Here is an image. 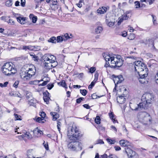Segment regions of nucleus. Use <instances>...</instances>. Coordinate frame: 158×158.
I'll return each mask as SVG.
<instances>
[{"label": "nucleus", "mask_w": 158, "mask_h": 158, "mask_svg": "<svg viewBox=\"0 0 158 158\" xmlns=\"http://www.w3.org/2000/svg\"><path fill=\"white\" fill-rule=\"evenodd\" d=\"M34 47L32 46H28V49L31 51H34V50L35 49H34Z\"/></svg>", "instance_id": "4d7b16f0"}, {"label": "nucleus", "mask_w": 158, "mask_h": 158, "mask_svg": "<svg viewBox=\"0 0 158 158\" xmlns=\"http://www.w3.org/2000/svg\"><path fill=\"white\" fill-rule=\"evenodd\" d=\"M58 84L66 88H67V86L65 82L64 81H62L58 83Z\"/></svg>", "instance_id": "cd10ccee"}, {"label": "nucleus", "mask_w": 158, "mask_h": 158, "mask_svg": "<svg viewBox=\"0 0 158 158\" xmlns=\"http://www.w3.org/2000/svg\"><path fill=\"white\" fill-rule=\"evenodd\" d=\"M24 135L25 137H27L28 139H31L32 138L31 135L29 132H26V133L24 134Z\"/></svg>", "instance_id": "c9c22d12"}, {"label": "nucleus", "mask_w": 158, "mask_h": 158, "mask_svg": "<svg viewBox=\"0 0 158 158\" xmlns=\"http://www.w3.org/2000/svg\"><path fill=\"white\" fill-rule=\"evenodd\" d=\"M33 16V15L31 14H30V15L29 17H30V18H31L32 17V22L34 23H35L37 21V18L36 16Z\"/></svg>", "instance_id": "72a5a7b5"}, {"label": "nucleus", "mask_w": 158, "mask_h": 158, "mask_svg": "<svg viewBox=\"0 0 158 158\" xmlns=\"http://www.w3.org/2000/svg\"><path fill=\"white\" fill-rule=\"evenodd\" d=\"M148 69L147 68L146 66L143 69V70L137 72L136 75H135L137 77H147L148 75Z\"/></svg>", "instance_id": "1a4fd4ad"}, {"label": "nucleus", "mask_w": 158, "mask_h": 158, "mask_svg": "<svg viewBox=\"0 0 158 158\" xmlns=\"http://www.w3.org/2000/svg\"><path fill=\"white\" fill-rule=\"evenodd\" d=\"M33 47H34V49H35L34 50V51H38V50H39L40 49V47L38 46H33Z\"/></svg>", "instance_id": "bf43d9fd"}, {"label": "nucleus", "mask_w": 158, "mask_h": 158, "mask_svg": "<svg viewBox=\"0 0 158 158\" xmlns=\"http://www.w3.org/2000/svg\"><path fill=\"white\" fill-rule=\"evenodd\" d=\"M7 23L11 24H14L15 23L14 21L12 19H9L7 21Z\"/></svg>", "instance_id": "13d9d810"}, {"label": "nucleus", "mask_w": 158, "mask_h": 158, "mask_svg": "<svg viewBox=\"0 0 158 158\" xmlns=\"http://www.w3.org/2000/svg\"><path fill=\"white\" fill-rule=\"evenodd\" d=\"M70 38L71 37L69 36L68 34V33H66L64 35L58 36L57 37L56 40L57 43H61L63 40L66 41L68 39Z\"/></svg>", "instance_id": "6e6552de"}, {"label": "nucleus", "mask_w": 158, "mask_h": 158, "mask_svg": "<svg viewBox=\"0 0 158 158\" xmlns=\"http://www.w3.org/2000/svg\"><path fill=\"white\" fill-rule=\"evenodd\" d=\"M8 84V82L7 81L4 82L3 84L2 83H0V87H5L7 86Z\"/></svg>", "instance_id": "a18cd8bd"}, {"label": "nucleus", "mask_w": 158, "mask_h": 158, "mask_svg": "<svg viewBox=\"0 0 158 158\" xmlns=\"http://www.w3.org/2000/svg\"><path fill=\"white\" fill-rule=\"evenodd\" d=\"M28 104L30 106H35V103L34 102V100L32 99H31L30 101H29V102H28Z\"/></svg>", "instance_id": "79ce46f5"}, {"label": "nucleus", "mask_w": 158, "mask_h": 158, "mask_svg": "<svg viewBox=\"0 0 158 158\" xmlns=\"http://www.w3.org/2000/svg\"><path fill=\"white\" fill-rule=\"evenodd\" d=\"M61 125V123L59 121H58L57 122V128L59 130V131H60V126Z\"/></svg>", "instance_id": "e2e57ef3"}, {"label": "nucleus", "mask_w": 158, "mask_h": 158, "mask_svg": "<svg viewBox=\"0 0 158 158\" xmlns=\"http://www.w3.org/2000/svg\"><path fill=\"white\" fill-rule=\"evenodd\" d=\"M107 9V8L105 7H102V8H99L97 12L100 14H104L106 12Z\"/></svg>", "instance_id": "5701e85b"}, {"label": "nucleus", "mask_w": 158, "mask_h": 158, "mask_svg": "<svg viewBox=\"0 0 158 158\" xmlns=\"http://www.w3.org/2000/svg\"><path fill=\"white\" fill-rule=\"evenodd\" d=\"M127 33L125 31H123L121 34V35L124 37H126L127 35Z\"/></svg>", "instance_id": "338daca9"}, {"label": "nucleus", "mask_w": 158, "mask_h": 158, "mask_svg": "<svg viewBox=\"0 0 158 158\" xmlns=\"http://www.w3.org/2000/svg\"><path fill=\"white\" fill-rule=\"evenodd\" d=\"M89 70V72L93 73L95 71L96 68L95 67H92Z\"/></svg>", "instance_id": "603ef678"}, {"label": "nucleus", "mask_w": 158, "mask_h": 158, "mask_svg": "<svg viewBox=\"0 0 158 158\" xmlns=\"http://www.w3.org/2000/svg\"><path fill=\"white\" fill-rule=\"evenodd\" d=\"M143 65H139L138 67V69L136 68L135 69V75H136V73H137V72H139L140 71L143 70V69L145 68L146 67L145 64H143Z\"/></svg>", "instance_id": "4be33fe9"}, {"label": "nucleus", "mask_w": 158, "mask_h": 158, "mask_svg": "<svg viewBox=\"0 0 158 158\" xmlns=\"http://www.w3.org/2000/svg\"><path fill=\"white\" fill-rule=\"evenodd\" d=\"M113 14L112 15V17H113V18L115 16V14L114 12H115V10H116V7L115 6H113Z\"/></svg>", "instance_id": "49530a36"}, {"label": "nucleus", "mask_w": 158, "mask_h": 158, "mask_svg": "<svg viewBox=\"0 0 158 158\" xmlns=\"http://www.w3.org/2000/svg\"><path fill=\"white\" fill-rule=\"evenodd\" d=\"M43 145L46 150H48V146L47 142L46 143V142L44 141L43 143Z\"/></svg>", "instance_id": "37998d69"}, {"label": "nucleus", "mask_w": 158, "mask_h": 158, "mask_svg": "<svg viewBox=\"0 0 158 158\" xmlns=\"http://www.w3.org/2000/svg\"><path fill=\"white\" fill-rule=\"evenodd\" d=\"M26 97L27 99H31L32 98V95L31 92L28 91L26 92Z\"/></svg>", "instance_id": "c756f323"}, {"label": "nucleus", "mask_w": 158, "mask_h": 158, "mask_svg": "<svg viewBox=\"0 0 158 158\" xmlns=\"http://www.w3.org/2000/svg\"><path fill=\"white\" fill-rule=\"evenodd\" d=\"M25 0H21V5L22 6H24L25 4Z\"/></svg>", "instance_id": "6e6d98bb"}, {"label": "nucleus", "mask_w": 158, "mask_h": 158, "mask_svg": "<svg viewBox=\"0 0 158 158\" xmlns=\"http://www.w3.org/2000/svg\"><path fill=\"white\" fill-rule=\"evenodd\" d=\"M123 64V60H118V61H117L116 62H115V64L114 65H109V67L111 68H115L117 67L118 68L121 67Z\"/></svg>", "instance_id": "4468645a"}, {"label": "nucleus", "mask_w": 158, "mask_h": 158, "mask_svg": "<svg viewBox=\"0 0 158 158\" xmlns=\"http://www.w3.org/2000/svg\"><path fill=\"white\" fill-rule=\"evenodd\" d=\"M103 56L105 59H109V56L107 54L104 53L103 54Z\"/></svg>", "instance_id": "864d4df0"}, {"label": "nucleus", "mask_w": 158, "mask_h": 158, "mask_svg": "<svg viewBox=\"0 0 158 158\" xmlns=\"http://www.w3.org/2000/svg\"><path fill=\"white\" fill-rule=\"evenodd\" d=\"M15 120H21L22 119L21 118V116L20 115H18L17 114H14Z\"/></svg>", "instance_id": "ea45409f"}, {"label": "nucleus", "mask_w": 158, "mask_h": 158, "mask_svg": "<svg viewBox=\"0 0 158 158\" xmlns=\"http://www.w3.org/2000/svg\"><path fill=\"white\" fill-rule=\"evenodd\" d=\"M104 142L100 139H99L97 141V144H103Z\"/></svg>", "instance_id": "052dcab7"}, {"label": "nucleus", "mask_w": 158, "mask_h": 158, "mask_svg": "<svg viewBox=\"0 0 158 158\" xmlns=\"http://www.w3.org/2000/svg\"><path fill=\"white\" fill-rule=\"evenodd\" d=\"M40 116H41V118H43V119L46 116V114L44 112L42 111V112L40 113Z\"/></svg>", "instance_id": "8fccbe9b"}, {"label": "nucleus", "mask_w": 158, "mask_h": 158, "mask_svg": "<svg viewBox=\"0 0 158 158\" xmlns=\"http://www.w3.org/2000/svg\"><path fill=\"white\" fill-rule=\"evenodd\" d=\"M0 157H3V158H15L12 155H10L7 156L2 155V156H0Z\"/></svg>", "instance_id": "58836bf2"}, {"label": "nucleus", "mask_w": 158, "mask_h": 158, "mask_svg": "<svg viewBox=\"0 0 158 158\" xmlns=\"http://www.w3.org/2000/svg\"><path fill=\"white\" fill-rule=\"evenodd\" d=\"M119 143L121 146L126 147L129 145V142L125 140H121L119 141Z\"/></svg>", "instance_id": "aec40b11"}, {"label": "nucleus", "mask_w": 158, "mask_h": 158, "mask_svg": "<svg viewBox=\"0 0 158 158\" xmlns=\"http://www.w3.org/2000/svg\"><path fill=\"white\" fill-rule=\"evenodd\" d=\"M54 85L52 84H49L47 85L48 88L49 89H51L53 87Z\"/></svg>", "instance_id": "680f3d73"}, {"label": "nucleus", "mask_w": 158, "mask_h": 158, "mask_svg": "<svg viewBox=\"0 0 158 158\" xmlns=\"http://www.w3.org/2000/svg\"><path fill=\"white\" fill-rule=\"evenodd\" d=\"M33 133L35 136L39 137L41 136V135L43 134V132L40 130L38 128L36 127L33 131Z\"/></svg>", "instance_id": "f8f14e48"}, {"label": "nucleus", "mask_w": 158, "mask_h": 158, "mask_svg": "<svg viewBox=\"0 0 158 158\" xmlns=\"http://www.w3.org/2000/svg\"><path fill=\"white\" fill-rule=\"evenodd\" d=\"M146 102L147 103H151L154 100V96L152 93H147L144 95Z\"/></svg>", "instance_id": "0eeeda50"}, {"label": "nucleus", "mask_w": 158, "mask_h": 158, "mask_svg": "<svg viewBox=\"0 0 158 158\" xmlns=\"http://www.w3.org/2000/svg\"><path fill=\"white\" fill-rule=\"evenodd\" d=\"M134 64L135 69L138 68L139 65H143V64H145L144 63H143L140 60H138L136 61H135L134 63Z\"/></svg>", "instance_id": "393cba45"}, {"label": "nucleus", "mask_w": 158, "mask_h": 158, "mask_svg": "<svg viewBox=\"0 0 158 158\" xmlns=\"http://www.w3.org/2000/svg\"><path fill=\"white\" fill-rule=\"evenodd\" d=\"M14 68L13 64L11 62H7L5 64L2 68V71L3 74L6 75H9L11 73H13L12 72Z\"/></svg>", "instance_id": "20e7f679"}, {"label": "nucleus", "mask_w": 158, "mask_h": 158, "mask_svg": "<svg viewBox=\"0 0 158 158\" xmlns=\"http://www.w3.org/2000/svg\"><path fill=\"white\" fill-rule=\"evenodd\" d=\"M67 135L69 138L70 136H73L74 139H78L81 137L82 135L79 133L77 127L75 125H73L70 130H68Z\"/></svg>", "instance_id": "7ed1b4c3"}, {"label": "nucleus", "mask_w": 158, "mask_h": 158, "mask_svg": "<svg viewBox=\"0 0 158 158\" xmlns=\"http://www.w3.org/2000/svg\"><path fill=\"white\" fill-rule=\"evenodd\" d=\"M16 92L11 91L9 93V95L11 96L15 97L16 96Z\"/></svg>", "instance_id": "c03bdc74"}, {"label": "nucleus", "mask_w": 158, "mask_h": 158, "mask_svg": "<svg viewBox=\"0 0 158 158\" xmlns=\"http://www.w3.org/2000/svg\"><path fill=\"white\" fill-rule=\"evenodd\" d=\"M124 91L121 95L118 94L117 97V102L120 104H122L125 102L127 98L128 95V91L126 89H124Z\"/></svg>", "instance_id": "39448f33"}, {"label": "nucleus", "mask_w": 158, "mask_h": 158, "mask_svg": "<svg viewBox=\"0 0 158 158\" xmlns=\"http://www.w3.org/2000/svg\"><path fill=\"white\" fill-rule=\"evenodd\" d=\"M116 58L117 59H122L123 58L119 55H115L110 54H109V59H114Z\"/></svg>", "instance_id": "6ab92c4d"}, {"label": "nucleus", "mask_w": 158, "mask_h": 158, "mask_svg": "<svg viewBox=\"0 0 158 158\" xmlns=\"http://www.w3.org/2000/svg\"><path fill=\"white\" fill-rule=\"evenodd\" d=\"M115 140H113L112 139H109V143L111 144H114L115 142Z\"/></svg>", "instance_id": "0e129e2a"}, {"label": "nucleus", "mask_w": 158, "mask_h": 158, "mask_svg": "<svg viewBox=\"0 0 158 158\" xmlns=\"http://www.w3.org/2000/svg\"><path fill=\"white\" fill-rule=\"evenodd\" d=\"M45 120L42 118L38 117L36 119V121L40 123H44Z\"/></svg>", "instance_id": "473e14b6"}, {"label": "nucleus", "mask_w": 158, "mask_h": 158, "mask_svg": "<svg viewBox=\"0 0 158 158\" xmlns=\"http://www.w3.org/2000/svg\"><path fill=\"white\" fill-rule=\"evenodd\" d=\"M31 151H32V150H28L27 151V156L28 158H41V157H37L36 158L34 157L32 155V154L31 153Z\"/></svg>", "instance_id": "c85d7f7f"}, {"label": "nucleus", "mask_w": 158, "mask_h": 158, "mask_svg": "<svg viewBox=\"0 0 158 158\" xmlns=\"http://www.w3.org/2000/svg\"><path fill=\"white\" fill-rule=\"evenodd\" d=\"M77 139H74L73 136L69 137V140L67 144V147L69 150L73 151H78L82 150V143L77 141Z\"/></svg>", "instance_id": "f257e3e1"}, {"label": "nucleus", "mask_w": 158, "mask_h": 158, "mask_svg": "<svg viewBox=\"0 0 158 158\" xmlns=\"http://www.w3.org/2000/svg\"><path fill=\"white\" fill-rule=\"evenodd\" d=\"M123 20H124V19L123 18L122 16L118 18V21L117 23L118 25H119Z\"/></svg>", "instance_id": "4c0bfd02"}, {"label": "nucleus", "mask_w": 158, "mask_h": 158, "mask_svg": "<svg viewBox=\"0 0 158 158\" xmlns=\"http://www.w3.org/2000/svg\"><path fill=\"white\" fill-rule=\"evenodd\" d=\"M137 77L138 78L139 80V82L142 84L145 83L147 81L146 80L145 77Z\"/></svg>", "instance_id": "a878e982"}, {"label": "nucleus", "mask_w": 158, "mask_h": 158, "mask_svg": "<svg viewBox=\"0 0 158 158\" xmlns=\"http://www.w3.org/2000/svg\"><path fill=\"white\" fill-rule=\"evenodd\" d=\"M40 82V81L34 80L33 81H30L29 82V84L31 85H36L39 83Z\"/></svg>", "instance_id": "2f4dec72"}, {"label": "nucleus", "mask_w": 158, "mask_h": 158, "mask_svg": "<svg viewBox=\"0 0 158 158\" xmlns=\"http://www.w3.org/2000/svg\"><path fill=\"white\" fill-rule=\"evenodd\" d=\"M12 4V1L11 0L7 1L6 2V5L8 7L11 6Z\"/></svg>", "instance_id": "e433bc0d"}, {"label": "nucleus", "mask_w": 158, "mask_h": 158, "mask_svg": "<svg viewBox=\"0 0 158 158\" xmlns=\"http://www.w3.org/2000/svg\"><path fill=\"white\" fill-rule=\"evenodd\" d=\"M9 18V17L3 16L1 17V19L2 20L5 21V22L7 21V20H8V19Z\"/></svg>", "instance_id": "09e8293b"}, {"label": "nucleus", "mask_w": 158, "mask_h": 158, "mask_svg": "<svg viewBox=\"0 0 158 158\" xmlns=\"http://www.w3.org/2000/svg\"><path fill=\"white\" fill-rule=\"evenodd\" d=\"M35 66L31 64L30 65L28 70L20 73V77L24 81L29 80L33 76L35 75Z\"/></svg>", "instance_id": "f03ea898"}, {"label": "nucleus", "mask_w": 158, "mask_h": 158, "mask_svg": "<svg viewBox=\"0 0 158 158\" xmlns=\"http://www.w3.org/2000/svg\"><path fill=\"white\" fill-rule=\"evenodd\" d=\"M134 3L135 6H136V8H138L140 7V4L139 2L138 1H135V2Z\"/></svg>", "instance_id": "de8ad7c7"}, {"label": "nucleus", "mask_w": 158, "mask_h": 158, "mask_svg": "<svg viewBox=\"0 0 158 158\" xmlns=\"http://www.w3.org/2000/svg\"><path fill=\"white\" fill-rule=\"evenodd\" d=\"M131 11H127L125 13H124L123 15L121 16L124 20L128 19L130 17H131Z\"/></svg>", "instance_id": "f3484780"}, {"label": "nucleus", "mask_w": 158, "mask_h": 158, "mask_svg": "<svg viewBox=\"0 0 158 158\" xmlns=\"http://www.w3.org/2000/svg\"><path fill=\"white\" fill-rule=\"evenodd\" d=\"M84 99V98H80L77 99L76 102L77 103H79L83 100V99Z\"/></svg>", "instance_id": "5fc2aeb1"}, {"label": "nucleus", "mask_w": 158, "mask_h": 158, "mask_svg": "<svg viewBox=\"0 0 158 158\" xmlns=\"http://www.w3.org/2000/svg\"><path fill=\"white\" fill-rule=\"evenodd\" d=\"M102 30V28L101 26H98L95 29V32L97 34L100 33Z\"/></svg>", "instance_id": "bb28decb"}, {"label": "nucleus", "mask_w": 158, "mask_h": 158, "mask_svg": "<svg viewBox=\"0 0 158 158\" xmlns=\"http://www.w3.org/2000/svg\"><path fill=\"white\" fill-rule=\"evenodd\" d=\"M111 78L113 79V81L115 84V86L113 89L114 91L116 90L117 85L121 83L123 80V77L122 75H119L116 77L114 75L111 76Z\"/></svg>", "instance_id": "423d86ee"}, {"label": "nucleus", "mask_w": 158, "mask_h": 158, "mask_svg": "<svg viewBox=\"0 0 158 158\" xmlns=\"http://www.w3.org/2000/svg\"><path fill=\"white\" fill-rule=\"evenodd\" d=\"M109 117L113 122V123L115 124L116 123H118V122L116 119V116L113 112H111L109 113Z\"/></svg>", "instance_id": "2eb2a0df"}, {"label": "nucleus", "mask_w": 158, "mask_h": 158, "mask_svg": "<svg viewBox=\"0 0 158 158\" xmlns=\"http://www.w3.org/2000/svg\"><path fill=\"white\" fill-rule=\"evenodd\" d=\"M80 93L84 96H85L87 93V91L85 89H80Z\"/></svg>", "instance_id": "a19ab883"}, {"label": "nucleus", "mask_w": 158, "mask_h": 158, "mask_svg": "<svg viewBox=\"0 0 158 158\" xmlns=\"http://www.w3.org/2000/svg\"><path fill=\"white\" fill-rule=\"evenodd\" d=\"M131 105H130L131 108L132 110H140L141 108L144 107L143 104L141 103H140L139 104H135V106H133L134 104L131 103Z\"/></svg>", "instance_id": "9b49d317"}, {"label": "nucleus", "mask_w": 158, "mask_h": 158, "mask_svg": "<svg viewBox=\"0 0 158 158\" xmlns=\"http://www.w3.org/2000/svg\"><path fill=\"white\" fill-rule=\"evenodd\" d=\"M30 56L32 57V58H35V59H38L37 56H36L35 54L33 53H31L29 54L27 56H21L19 57V58H20L21 59H26L28 58H30Z\"/></svg>", "instance_id": "dca6fc26"}, {"label": "nucleus", "mask_w": 158, "mask_h": 158, "mask_svg": "<svg viewBox=\"0 0 158 158\" xmlns=\"http://www.w3.org/2000/svg\"><path fill=\"white\" fill-rule=\"evenodd\" d=\"M52 61H54V60H44L45 66L47 68L49 69L55 67L57 65V63H56L55 65H53Z\"/></svg>", "instance_id": "9d476101"}, {"label": "nucleus", "mask_w": 158, "mask_h": 158, "mask_svg": "<svg viewBox=\"0 0 158 158\" xmlns=\"http://www.w3.org/2000/svg\"><path fill=\"white\" fill-rule=\"evenodd\" d=\"M17 21L21 24H24L26 23V18L23 17H17Z\"/></svg>", "instance_id": "412c9836"}, {"label": "nucleus", "mask_w": 158, "mask_h": 158, "mask_svg": "<svg viewBox=\"0 0 158 158\" xmlns=\"http://www.w3.org/2000/svg\"><path fill=\"white\" fill-rule=\"evenodd\" d=\"M48 41L49 42H51L53 43H56V37L53 36L49 39Z\"/></svg>", "instance_id": "7c9ffc66"}, {"label": "nucleus", "mask_w": 158, "mask_h": 158, "mask_svg": "<svg viewBox=\"0 0 158 158\" xmlns=\"http://www.w3.org/2000/svg\"><path fill=\"white\" fill-rule=\"evenodd\" d=\"M56 59V57L53 55H51L50 54H46L44 55L42 57V59Z\"/></svg>", "instance_id": "a211bd4d"}, {"label": "nucleus", "mask_w": 158, "mask_h": 158, "mask_svg": "<svg viewBox=\"0 0 158 158\" xmlns=\"http://www.w3.org/2000/svg\"><path fill=\"white\" fill-rule=\"evenodd\" d=\"M109 158H118L116 156L114 155H109Z\"/></svg>", "instance_id": "774afa93"}, {"label": "nucleus", "mask_w": 158, "mask_h": 158, "mask_svg": "<svg viewBox=\"0 0 158 158\" xmlns=\"http://www.w3.org/2000/svg\"><path fill=\"white\" fill-rule=\"evenodd\" d=\"M19 83V81H16L13 85V87L15 88H17Z\"/></svg>", "instance_id": "3c124183"}, {"label": "nucleus", "mask_w": 158, "mask_h": 158, "mask_svg": "<svg viewBox=\"0 0 158 158\" xmlns=\"http://www.w3.org/2000/svg\"><path fill=\"white\" fill-rule=\"evenodd\" d=\"M47 81H44L42 84H41L40 85V86H44L46 85L47 84Z\"/></svg>", "instance_id": "69168bd1"}, {"label": "nucleus", "mask_w": 158, "mask_h": 158, "mask_svg": "<svg viewBox=\"0 0 158 158\" xmlns=\"http://www.w3.org/2000/svg\"><path fill=\"white\" fill-rule=\"evenodd\" d=\"M100 118L99 116H97L96 117L95 119V122L97 124L100 123Z\"/></svg>", "instance_id": "f704fd0d"}, {"label": "nucleus", "mask_w": 158, "mask_h": 158, "mask_svg": "<svg viewBox=\"0 0 158 158\" xmlns=\"http://www.w3.org/2000/svg\"><path fill=\"white\" fill-rule=\"evenodd\" d=\"M125 151L129 158H131L135 155V152L130 148H127L125 149Z\"/></svg>", "instance_id": "ddd939ff"}, {"label": "nucleus", "mask_w": 158, "mask_h": 158, "mask_svg": "<svg viewBox=\"0 0 158 158\" xmlns=\"http://www.w3.org/2000/svg\"><path fill=\"white\" fill-rule=\"evenodd\" d=\"M50 114L52 116V119L53 120H56L59 117V114L55 112H51Z\"/></svg>", "instance_id": "b1692460"}]
</instances>
